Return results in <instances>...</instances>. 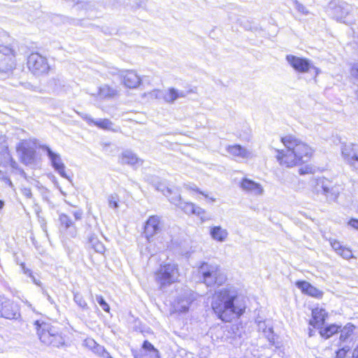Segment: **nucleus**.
<instances>
[{"mask_svg":"<svg viewBox=\"0 0 358 358\" xmlns=\"http://www.w3.org/2000/svg\"><path fill=\"white\" fill-rule=\"evenodd\" d=\"M281 142L286 150H275V157L281 166L291 168L306 163L310 159L313 154L311 148L299 139L288 135L282 137Z\"/></svg>","mask_w":358,"mask_h":358,"instance_id":"obj_2","label":"nucleus"},{"mask_svg":"<svg viewBox=\"0 0 358 358\" xmlns=\"http://www.w3.org/2000/svg\"><path fill=\"white\" fill-rule=\"evenodd\" d=\"M286 60L287 63L299 73H306L309 72L310 69H314L316 73H318V69L307 58L288 55L286 56Z\"/></svg>","mask_w":358,"mask_h":358,"instance_id":"obj_9","label":"nucleus"},{"mask_svg":"<svg viewBox=\"0 0 358 358\" xmlns=\"http://www.w3.org/2000/svg\"><path fill=\"white\" fill-rule=\"evenodd\" d=\"M357 96H358V92H357Z\"/></svg>","mask_w":358,"mask_h":358,"instance_id":"obj_59","label":"nucleus"},{"mask_svg":"<svg viewBox=\"0 0 358 358\" xmlns=\"http://www.w3.org/2000/svg\"><path fill=\"white\" fill-rule=\"evenodd\" d=\"M40 148L46 152V155L49 159L51 166L55 171L59 174L60 176L70 180V178L67 176L65 171V165L62 162L61 155L53 151L48 145H43L40 146Z\"/></svg>","mask_w":358,"mask_h":358,"instance_id":"obj_8","label":"nucleus"},{"mask_svg":"<svg viewBox=\"0 0 358 358\" xmlns=\"http://www.w3.org/2000/svg\"><path fill=\"white\" fill-rule=\"evenodd\" d=\"M342 187L341 185L334 183L326 178H319L315 180L313 192L316 194H324L327 201L336 202L341 193Z\"/></svg>","mask_w":358,"mask_h":358,"instance_id":"obj_4","label":"nucleus"},{"mask_svg":"<svg viewBox=\"0 0 358 358\" xmlns=\"http://www.w3.org/2000/svg\"><path fill=\"white\" fill-rule=\"evenodd\" d=\"M83 120L90 125L96 126L100 129L117 132L120 131V127H114L113 123L108 119H99L94 120L90 115L83 113H78Z\"/></svg>","mask_w":358,"mask_h":358,"instance_id":"obj_14","label":"nucleus"},{"mask_svg":"<svg viewBox=\"0 0 358 358\" xmlns=\"http://www.w3.org/2000/svg\"><path fill=\"white\" fill-rule=\"evenodd\" d=\"M184 187L189 190L195 191L196 192H199L201 194L207 196L203 192L199 190L197 187L194 184H185Z\"/></svg>","mask_w":358,"mask_h":358,"instance_id":"obj_46","label":"nucleus"},{"mask_svg":"<svg viewBox=\"0 0 358 358\" xmlns=\"http://www.w3.org/2000/svg\"><path fill=\"white\" fill-rule=\"evenodd\" d=\"M107 201L109 208L117 210L120 207V197L117 194L113 193L108 195Z\"/></svg>","mask_w":358,"mask_h":358,"instance_id":"obj_37","label":"nucleus"},{"mask_svg":"<svg viewBox=\"0 0 358 358\" xmlns=\"http://www.w3.org/2000/svg\"><path fill=\"white\" fill-rule=\"evenodd\" d=\"M329 243L334 251L343 258L349 259L353 257L351 250L343 246L337 240L330 239Z\"/></svg>","mask_w":358,"mask_h":358,"instance_id":"obj_26","label":"nucleus"},{"mask_svg":"<svg viewBox=\"0 0 358 358\" xmlns=\"http://www.w3.org/2000/svg\"><path fill=\"white\" fill-rule=\"evenodd\" d=\"M50 341H51L48 345H52L53 347H59L64 343V339L59 332L58 329H55V332L52 334Z\"/></svg>","mask_w":358,"mask_h":358,"instance_id":"obj_33","label":"nucleus"},{"mask_svg":"<svg viewBox=\"0 0 358 358\" xmlns=\"http://www.w3.org/2000/svg\"><path fill=\"white\" fill-rule=\"evenodd\" d=\"M4 206V201L2 200H0V209H2Z\"/></svg>","mask_w":358,"mask_h":358,"instance_id":"obj_56","label":"nucleus"},{"mask_svg":"<svg viewBox=\"0 0 358 358\" xmlns=\"http://www.w3.org/2000/svg\"><path fill=\"white\" fill-rule=\"evenodd\" d=\"M329 8L331 10V15L336 20L345 24H350L352 22V7L350 5L346 3H337L335 1H331L329 3Z\"/></svg>","mask_w":358,"mask_h":358,"instance_id":"obj_6","label":"nucleus"},{"mask_svg":"<svg viewBox=\"0 0 358 358\" xmlns=\"http://www.w3.org/2000/svg\"><path fill=\"white\" fill-rule=\"evenodd\" d=\"M135 355H138L143 358H148V357H156L159 353L150 342L145 341L143 344V349L141 350V352L136 353Z\"/></svg>","mask_w":358,"mask_h":358,"instance_id":"obj_28","label":"nucleus"},{"mask_svg":"<svg viewBox=\"0 0 358 358\" xmlns=\"http://www.w3.org/2000/svg\"><path fill=\"white\" fill-rule=\"evenodd\" d=\"M164 94V92L160 91V90H153L152 91L150 94L152 97H155L156 99H163V94Z\"/></svg>","mask_w":358,"mask_h":358,"instance_id":"obj_48","label":"nucleus"},{"mask_svg":"<svg viewBox=\"0 0 358 358\" xmlns=\"http://www.w3.org/2000/svg\"><path fill=\"white\" fill-rule=\"evenodd\" d=\"M24 303H26L29 307L31 308V304L29 301H24Z\"/></svg>","mask_w":358,"mask_h":358,"instance_id":"obj_58","label":"nucleus"},{"mask_svg":"<svg viewBox=\"0 0 358 358\" xmlns=\"http://www.w3.org/2000/svg\"><path fill=\"white\" fill-rule=\"evenodd\" d=\"M4 157V163L9 164L10 166L13 169H17V164L16 162H15L13 158L11 157L10 153L6 150L5 153L3 154Z\"/></svg>","mask_w":358,"mask_h":358,"instance_id":"obj_39","label":"nucleus"},{"mask_svg":"<svg viewBox=\"0 0 358 358\" xmlns=\"http://www.w3.org/2000/svg\"><path fill=\"white\" fill-rule=\"evenodd\" d=\"M36 328L37 329V333L41 341L45 345H49L51 342L50 341L52 334L55 332V327L51 326L48 323L43 322L42 324L39 323V321L36 320L34 323Z\"/></svg>","mask_w":358,"mask_h":358,"instance_id":"obj_16","label":"nucleus"},{"mask_svg":"<svg viewBox=\"0 0 358 358\" xmlns=\"http://www.w3.org/2000/svg\"><path fill=\"white\" fill-rule=\"evenodd\" d=\"M99 357L103 358H113L106 350H105L104 353H103L102 355H100Z\"/></svg>","mask_w":358,"mask_h":358,"instance_id":"obj_54","label":"nucleus"},{"mask_svg":"<svg viewBox=\"0 0 358 358\" xmlns=\"http://www.w3.org/2000/svg\"><path fill=\"white\" fill-rule=\"evenodd\" d=\"M198 273L207 287L220 286L227 280L226 274L217 264L203 262L198 268Z\"/></svg>","mask_w":358,"mask_h":358,"instance_id":"obj_3","label":"nucleus"},{"mask_svg":"<svg viewBox=\"0 0 358 358\" xmlns=\"http://www.w3.org/2000/svg\"><path fill=\"white\" fill-rule=\"evenodd\" d=\"M162 229L161 218L157 215L150 216L145 222L144 234L146 238L150 241V239Z\"/></svg>","mask_w":358,"mask_h":358,"instance_id":"obj_15","label":"nucleus"},{"mask_svg":"<svg viewBox=\"0 0 358 358\" xmlns=\"http://www.w3.org/2000/svg\"><path fill=\"white\" fill-rule=\"evenodd\" d=\"M105 348L99 344H96L94 347V348H93L92 350V351L95 353L96 355H97L98 356H100V355H102L103 353H104V351H105Z\"/></svg>","mask_w":358,"mask_h":358,"instance_id":"obj_45","label":"nucleus"},{"mask_svg":"<svg viewBox=\"0 0 358 358\" xmlns=\"http://www.w3.org/2000/svg\"><path fill=\"white\" fill-rule=\"evenodd\" d=\"M348 350L349 349H346L345 348L338 350L336 352V358H345Z\"/></svg>","mask_w":358,"mask_h":358,"instance_id":"obj_49","label":"nucleus"},{"mask_svg":"<svg viewBox=\"0 0 358 358\" xmlns=\"http://www.w3.org/2000/svg\"><path fill=\"white\" fill-rule=\"evenodd\" d=\"M211 307L221 320L229 322L241 317L244 313L246 306L243 296L238 290L228 287L215 292Z\"/></svg>","mask_w":358,"mask_h":358,"instance_id":"obj_1","label":"nucleus"},{"mask_svg":"<svg viewBox=\"0 0 358 358\" xmlns=\"http://www.w3.org/2000/svg\"><path fill=\"white\" fill-rule=\"evenodd\" d=\"M17 150L21 154V159L24 164H31L34 160L35 152L33 149L29 148L27 146V143L24 142L20 143Z\"/></svg>","mask_w":358,"mask_h":358,"instance_id":"obj_21","label":"nucleus"},{"mask_svg":"<svg viewBox=\"0 0 358 358\" xmlns=\"http://www.w3.org/2000/svg\"><path fill=\"white\" fill-rule=\"evenodd\" d=\"M74 302L83 310H88L89 307L87 303L84 299L83 295L78 292H73Z\"/></svg>","mask_w":358,"mask_h":358,"instance_id":"obj_35","label":"nucleus"},{"mask_svg":"<svg viewBox=\"0 0 358 358\" xmlns=\"http://www.w3.org/2000/svg\"><path fill=\"white\" fill-rule=\"evenodd\" d=\"M157 190L162 191L164 195L169 198V201L171 197L176 198L177 194H179L177 191H173L169 187H164L163 189H159V187H157Z\"/></svg>","mask_w":358,"mask_h":358,"instance_id":"obj_38","label":"nucleus"},{"mask_svg":"<svg viewBox=\"0 0 358 358\" xmlns=\"http://www.w3.org/2000/svg\"><path fill=\"white\" fill-rule=\"evenodd\" d=\"M0 53L3 55V58L0 59V72H10L15 66L13 50L8 46L0 45Z\"/></svg>","mask_w":358,"mask_h":358,"instance_id":"obj_13","label":"nucleus"},{"mask_svg":"<svg viewBox=\"0 0 358 358\" xmlns=\"http://www.w3.org/2000/svg\"><path fill=\"white\" fill-rule=\"evenodd\" d=\"M22 194L26 196L27 198H31V191L29 188H24L22 189Z\"/></svg>","mask_w":358,"mask_h":358,"instance_id":"obj_52","label":"nucleus"},{"mask_svg":"<svg viewBox=\"0 0 358 358\" xmlns=\"http://www.w3.org/2000/svg\"><path fill=\"white\" fill-rule=\"evenodd\" d=\"M178 272L175 264H166L161 266L156 273V280L161 289H164L178 280Z\"/></svg>","mask_w":358,"mask_h":358,"instance_id":"obj_5","label":"nucleus"},{"mask_svg":"<svg viewBox=\"0 0 358 358\" xmlns=\"http://www.w3.org/2000/svg\"><path fill=\"white\" fill-rule=\"evenodd\" d=\"M294 8L296 9V10L301 14L303 15H308V10L306 8V6H304L303 4L299 3L298 1H294Z\"/></svg>","mask_w":358,"mask_h":358,"instance_id":"obj_41","label":"nucleus"},{"mask_svg":"<svg viewBox=\"0 0 358 358\" xmlns=\"http://www.w3.org/2000/svg\"><path fill=\"white\" fill-rule=\"evenodd\" d=\"M122 71H120L115 67H110L108 69V73H110L111 75H118L120 78L122 77Z\"/></svg>","mask_w":358,"mask_h":358,"instance_id":"obj_50","label":"nucleus"},{"mask_svg":"<svg viewBox=\"0 0 358 358\" xmlns=\"http://www.w3.org/2000/svg\"><path fill=\"white\" fill-rule=\"evenodd\" d=\"M122 82L128 88H136L141 82L140 77L133 71H124L122 72Z\"/></svg>","mask_w":358,"mask_h":358,"instance_id":"obj_19","label":"nucleus"},{"mask_svg":"<svg viewBox=\"0 0 358 358\" xmlns=\"http://www.w3.org/2000/svg\"><path fill=\"white\" fill-rule=\"evenodd\" d=\"M315 172V169L313 166L310 165H306L299 169V173L300 175H305L309 173H313Z\"/></svg>","mask_w":358,"mask_h":358,"instance_id":"obj_42","label":"nucleus"},{"mask_svg":"<svg viewBox=\"0 0 358 358\" xmlns=\"http://www.w3.org/2000/svg\"><path fill=\"white\" fill-rule=\"evenodd\" d=\"M210 234L213 240L224 242L227 240L229 234L227 230L222 227L215 226L210 228Z\"/></svg>","mask_w":358,"mask_h":358,"instance_id":"obj_27","label":"nucleus"},{"mask_svg":"<svg viewBox=\"0 0 358 358\" xmlns=\"http://www.w3.org/2000/svg\"><path fill=\"white\" fill-rule=\"evenodd\" d=\"M296 286L300 289L302 292L320 299L322 298L323 295V292L320 290H319L317 288L313 287L312 285H310L308 282L306 281H297L296 282Z\"/></svg>","mask_w":358,"mask_h":358,"instance_id":"obj_22","label":"nucleus"},{"mask_svg":"<svg viewBox=\"0 0 358 358\" xmlns=\"http://www.w3.org/2000/svg\"><path fill=\"white\" fill-rule=\"evenodd\" d=\"M195 300L194 293L188 289H184L173 303L175 311L185 313L189 310V305Z\"/></svg>","mask_w":358,"mask_h":358,"instance_id":"obj_11","label":"nucleus"},{"mask_svg":"<svg viewBox=\"0 0 358 358\" xmlns=\"http://www.w3.org/2000/svg\"><path fill=\"white\" fill-rule=\"evenodd\" d=\"M257 329L259 331L262 332L266 337L271 345L275 348H280V343L275 341V335L273 334L272 327H268L265 321H259L257 322Z\"/></svg>","mask_w":358,"mask_h":358,"instance_id":"obj_20","label":"nucleus"},{"mask_svg":"<svg viewBox=\"0 0 358 358\" xmlns=\"http://www.w3.org/2000/svg\"><path fill=\"white\" fill-rule=\"evenodd\" d=\"M122 161L124 164L135 165L141 164V160L131 151L127 150L122 154Z\"/></svg>","mask_w":358,"mask_h":358,"instance_id":"obj_31","label":"nucleus"},{"mask_svg":"<svg viewBox=\"0 0 358 358\" xmlns=\"http://www.w3.org/2000/svg\"><path fill=\"white\" fill-rule=\"evenodd\" d=\"M312 316L310 324L314 327L321 328L327 317V313L323 308H315L312 310Z\"/></svg>","mask_w":358,"mask_h":358,"instance_id":"obj_23","label":"nucleus"},{"mask_svg":"<svg viewBox=\"0 0 358 358\" xmlns=\"http://www.w3.org/2000/svg\"><path fill=\"white\" fill-rule=\"evenodd\" d=\"M96 301L97 303L99 304V306L101 307V308L106 311V312H109L110 310V306L109 305L106 303V301L104 300V299L103 298L102 296L101 295H96Z\"/></svg>","mask_w":358,"mask_h":358,"instance_id":"obj_40","label":"nucleus"},{"mask_svg":"<svg viewBox=\"0 0 358 358\" xmlns=\"http://www.w3.org/2000/svg\"><path fill=\"white\" fill-rule=\"evenodd\" d=\"M341 154L344 161L355 170H358V144L343 145Z\"/></svg>","mask_w":358,"mask_h":358,"instance_id":"obj_12","label":"nucleus"},{"mask_svg":"<svg viewBox=\"0 0 358 358\" xmlns=\"http://www.w3.org/2000/svg\"><path fill=\"white\" fill-rule=\"evenodd\" d=\"M23 268V270H24V273L27 275H28L32 280L33 282L38 286L41 285V282L40 280H38L36 279V278L34 277V275L32 274L31 271L28 269V268H25L24 266L22 267Z\"/></svg>","mask_w":358,"mask_h":358,"instance_id":"obj_44","label":"nucleus"},{"mask_svg":"<svg viewBox=\"0 0 358 358\" xmlns=\"http://www.w3.org/2000/svg\"><path fill=\"white\" fill-rule=\"evenodd\" d=\"M353 358H358V345L355 347L352 352Z\"/></svg>","mask_w":358,"mask_h":358,"instance_id":"obj_55","label":"nucleus"},{"mask_svg":"<svg viewBox=\"0 0 358 358\" xmlns=\"http://www.w3.org/2000/svg\"><path fill=\"white\" fill-rule=\"evenodd\" d=\"M240 187L245 192L255 196H259L264 193V188L259 183L247 178L241 180Z\"/></svg>","mask_w":358,"mask_h":358,"instance_id":"obj_17","label":"nucleus"},{"mask_svg":"<svg viewBox=\"0 0 358 358\" xmlns=\"http://www.w3.org/2000/svg\"><path fill=\"white\" fill-rule=\"evenodd\" d=\"M355 327L353 324H348L341 330L340 340L345 341L352 334Z\"/></svg>","mask_w":358,"mask_h":358,"instance_id":"obj_36","label":"nucleus"},{"mask_svg":"<svg viewBox=\"0 0 358 358\" xmlns=\"http://www.w3.org/2000/svg\"><path fill=\"white\" fill-rule=\"evenodd\" d=\"M27 66L34 75H42L48 72L50 66L46 58L38 53H31L27 59Z\"/></svg>","mask_w":358,"mask_h":358,"instance_id":"obj_7","label":"nucleus"},{"mask_svg":"<svg viewBox=\"0 0 358 358\" xmlns=\"http://www.w3.org/2000/svg\"><path fill=\"white\" fill-rule=\"evenodd\" d=\"M82 212L80 210H77L73 212V216L76 220H79L82 217Z\"/></svg>","mask_w":358,"mask_h":358,"instance_id":"obj_53","label":"nucleus"},{"mask_svg":"<svg viewBox=\"0 0 358 358\" xmlns=\"http://www.w3.org/2000/svg\"><path fill=\"white\" fill-rule=\"evenodd\" d=\"M7 182L9 185V186H10V187L13 186V183L10 179H7Z\"/></svg>","mask_w":358,"mask_h":358,"instance_id":"obj_57","label":"nucleus"},{"mask_svg":"<svg viewBox=\"0 0 358 358\" xmlns=\"http://www.w3.org/2000/svg\"><path fill=\"white\" fill-rule=\"evenodd\" d=\"M89 244L96 252L103 253L105 247L96 237L92 236L89 239Z\"/></svg>","mask_w":358,"mask_h":358,"instance_id":"obj_34","label":"nucleus"},{"mask_svg":"<svg viewBox=\"0 0 358 358\" xmlns=\"http://www.w3.org/2000/svg\"><path fill=\"white\" fill-rule=\"evenodd\" d=\"M185 96L186 93L184 91L178 90L174 87H170L164 91L163 99L168 103H173L177 99L184 98Z\"/></svg>","mask_w":358,"mask_h":358,"instance_id":"obj_25","label":"nucleus"},{"mask_svg":"<svg viewBox=\"0 0 358 358\" xmlns=\"http://www.w3.org/2000/svg\"><path fill=\"white\" fill-rule=\"evenodd\" d=\"M170 202L180 208L187 215H196L201 218L202 222L206 221V219L203 217L205 210L201 207L196 206L193 203L182 201L180 194H177L176 198L171 197L170 199Z\"/></svg>","mask_w":358,"mask_h":358,"instance_id":"obj_10","label":"nucleus"},{"mask_svg":"<svg viewBox=\"0 0 358 358\" xmlns=\"http://www.w3.org/2000/svg\"><path fill=\"white\" fill-rule=\"evenodd\" d=\"M348 224H349L351 227H352V228H354V229H355L358 230V220H357V219H351V220L348 222Z\"/></svg>","mask_w":358,"mask_h":358,"instance_id":"obj_51","label":"nucleus"},{"mask_svg":"<svg viewBox=\"0 0 358 358\" xmlns=\"http://www.w3.org/2000/svg\"><path fill=\"white\" fill-rule=\"evenodd\" d=\"M341 328V327L335 325V324H331L324 329L320 328V335L325 338H329L331 336H333L334 334L338 332V329Z\"/></svg>","mask_w":358,"mask_h":358,"instance_id":"obj_32","label":"nucleus"},{"mask_svg":"<svg viewBox=\"0 0 358 358\" xmlns=\"http://www.w3.org/2000/svg\"><path fill=\"white\" fill-rule=\"evenodd\" d=\"M350 74L355 78L358 79V63L353 64L351 67Z\"/></svg>","mask_w":358,"mask_h":358,"instance_id":"obj_47","label":"nucleus"},{"mask_svg":"<svg viewBox=\"0 0 358 358\" xmlns=\"http://www.w3.org/2000/svg\"><path fill=\"white\" fill-rule=\"evenodd\" d=\"M0 315L9 320L16 319L20 316L19 309L13 302L6 299L2 311H0Z\"/></svg>","mask_w":358,"mask_h":358,"instance_id":"obj_18","label":"nucleus"},{"mask_svg":"<svg viewBox=\"0 0 358 358\" xmlns=\"http://www.w3.org/2000/svg\"><path fill=\"white\" fill-rule=\"evenodd\" d=\"M59 221L62 227H64L66 230H69L72 236H75L76 234V229L73 225V222L71 219L66 214H61L59 215Z\"/></svg>","mask_w":358,"mask_h":358,"instance_id":"obj_29","label":"nucleus"},{"mask_svg":"<svg viewBox=\"0 0 358 358\" xmlns=\"http://www.w3.org/2000/svg\"><path fill=\"white\" fill-rule=\"evenodd\" d=\"M97 343L92 338H87L84 341V345L90 350L94 348Z\"/></svg>","mask_w":358,"mask_h":358,"instance_id":"obj_43","label":"nucleus"},{"mask_svg":"<svg viewBox=\"0 0 358 358\" xmlns=\"http://www.w3.org/2000/svg\"><path fill=\"white\" fill-rule=\"evenodd\" d=\"M227 152L234 156L242 159H248L252 157V152L240 145H233L227 147Z\"/></svg>","mask_w":358,"mask_h":358,"instance_id":"obj_24","label":"nucleus"},{"mask_svg":"<svg viewBox=\"0 0 358 358\" xmlns=\"http://www.w3.org/2000/svg\"><path fill=\"white\" fill-rule=\"evenodd\" d=\"M117 94V90L110 87L108 85H103L99 87L96 95L101 99H110Z\"/></svg>","mask_w":358,"mask_h":358,"instance_id":"obj_30","label":"nucleus"}]
</instances>
